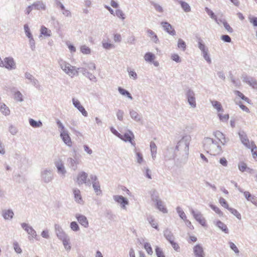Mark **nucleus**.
<instances>
[{
    "mask_svg": "<svg viewBox=\"0 0 257 257\" xmlns=\"http://www.w3.org/2000/svg\"><path fill=\"white\" fill-rule=\"evenodd\" d=\"M142 170H145V171L144 172V174L147 178H148L149 179H152V176L151 174V171L148 167H145L144 168V169H142Z\"/></svg>",
    "mask_w": 257,
    "mask_h": 257,
    "instance_id": "57",
    "label": "nucleus"
},
{
    "mask_svg": "<svg viewBox=\"0 0 257 257\" xmlns=\"http://www.w3.org/2000/svg\"><path fill=\"white\" fill-rule=\"evenodd\" d=\"M79 70L78 68L76 69V67L72 66L70 64L69 65V67L66 68V71L64 72L70 76L71 78L75 76H78L79 74Z\"/></svg>",
    "mask_w": 257,
    "mask_h": 257,
    "instance_id": "16",
    "label": "nucleus"
},
{
    "mask_svg": "<svg viewBox=\"0 0 257 257\" xmlns=\"http://www.w3.org/2000/svg\"><path fill=\"white\" fill-rule=\"evenodd\" d=\"M156 205L157 208L160 211H162L164 213H167L168 212V210L167 208L163 205V203L162 200L158 201L156 202Z\"/></svg>",
    "mask_w": 257,
    "mask_h": 257,
    "instance_id": "32",
    "label": "nucleus"
},
{
    "mask_svg": "<svg viewBox=\"0 0 257 257\" xmlns=\"http://www.w3.org/2000/svg\"><path fill=\"white\" fill-rule=\"evenodd\" d=\"M130 114L131 118L137 122H140L142 119V116L133 109L130 110Z\"/></svg>",
    "mask_w": 257,
    "mask_h": 257,
    "instance_id": "26",
    "label": "nucleus"
},
{
    "mask_svg": "<svg viewBox=\"0 0 257 257\" xmlns=\"http://www.w3.org/2000/svg\"><path fill=\"white\" fill-rule=\"evenodd\" d=\"M185 96L189 104L192 108L196 107L195 93L193 90L188 88L185 92Z\"/></svg>",
    "mask_w": 257,
    "mask_h": 257,
    "instance_id": "3",
    "label": "nucleus"
},
{
    "mask_svg": "<svg viewBox=\"0 0 257 257\" xmlns=\"http://www.w3.org/2000/svg\"><path fill=\"white\" fill-rule=\"evenodd\" d=\"M14 98L17 101L22 102L24 100L23 95L19 91H14Z\"/></svg>",
    "mask_w": 257,
    "mask_h": 257,
    "instance_id": "40",
    "label": "nucleus"
},
{
    "mask_svg": "<svg viewBox=\"0 0 257 257\" xmlns=\"http://www.w3.org/2000/svg\"><path fill=\"white\" fill-rule=\"evenodd\" d=\"M67 163L68 166L74 171H75L77 169V164L78 162L72 158H68L67 159Z\"/></svg>",
    "mask_w": 257,
    "mask_h": 257,
    "instance_id": "29",
    "label": "nucleus"
},
{
    "mask_svg": "<svg viewBox=\"0 0 257 257\" xmlns=\"http://www.w3.org/2000/svg\"><path fill=\"white\" fill-rule=\"evenodd\" d=\"M80 51L84 54H89L91 53V49L86 45L81 46Z\"/></svg>",
    "mask_w": 257,
    "mask_h": 257,
    "instance_id": "53",
    "label": "nucleus"
},
{
    "mask_svg": "<svg viewBox=\"0 0 257 257\" xmlns=\"http://www.w3.org/2000/svg\"><path fill=\"white\" fill-rule=\"evenodd\" d=\"M252 88L257 89V80L254 78L252 77L250 80V82L248 84Z\"/></svg>",
    "mask_w": 257,
    "mask_h": 257,
    "instance_id": "64",
    "label": "nucleus"
},
{
    "mask_svg": "<svg viewBox=\"0 0 257 257\" xmlns=\"http://www.w3.org/2000/svg\"><path fill=\"white\" fill-rule=\"evenodd\" d=\"M29 121L30 125L34 128L41 127L43 125L41 120L36 121L33 118H30Z\"/></svg>",
    "mask_w": 257,
    "mask_h": 257,
    "instance_id": "34",
    "label": "nucleus"
},
{
    "mask_svg": "<svg viewBox=\"0 0 257 257\" xmlns=\"http://www.w3.org/2000/svg\"><path fill=\"white\" fill-rule=\"evenodd\" d=\"M144 248L149 254L152 255L153 254V249L149 243L145 242L144 244Z\"/></svg>",
    "mask_w": 257,
    "mask_h": 257,
    "instance_id": "54",
    "label": "nucleus"
},
{
    "mask_svg": "<svg viewBox=\"0 0 257 257\" xmlns=\"http://www.w3.org/2000/svg\"><path fill=\"white\" fill-rule=\"evenodd\" d=\"M58 63L60 67L64 72L66 71V68L67 67H69V65L70 64L69 63L61 59L58 60Z\"/></svg>",
    "mask_w": 257,
    "mask_h": 257,
    "instance_id": "44",
    "label": "nucleus"
},
{
    "mask_svg": "<svg viewBox=\"0 0 257 257\" xmlns=\"http://www.w3.org/2000/svg\"><path fill=\"white\" fill-rule=\"evenodd\" d=\"M70 227L71 230H72L74 231H78L80 229L78 224L75 221L71 222L70 223Z\"/></svg>",
    "mask_w": 257,
    "mask_h": 257,
    "instance_id": "55",
    "label": "nucleus"
},
{
    "mask_svg": "<svg viewBox=\"0 0 257 257\" xmlns=\"http://www.w3.org/2000/svg\"><path fill=\"white\" fill-rule=\"evenodd\" d=\"M115 15L117 17L121 19L122 20L125 19L124 14L123 13L122 11L120 9H117L115 11Z\"/></svg>",
    "mask_w": 257,
    "mask_h": 257,
    "instance_id": "62",
    "label": "nucleus"
},
{
    "mask_svg": "<svg viewBox=\"0 0 257 257\" xmlns=\"http://www.w3.org/2000/svg\"><path fill=\"white\" fill-rule=\"evenodd\" d=\"M78 70H79L83 75L87 77L90 81L96 82L97 80L96 77L93 75L92 73L87 71V69L85 68H78Z\"/></svg>",
    "mask_w": 257,
    "mask_h": 257,
    "instance_id": "19",
    "label": "nucleus"
},
{
    "mask_svg": "<svg viewBox=\"0 0 257 257\" xmlns=\"http://www.w3.org/2000/svg\"><path fill=\"white\" fill-rule=\"evenodd\" d=\"M4 65L2 67H5L8 70H14L16 68V64L14 61V59L12 57H6L4 58Z\"/></svg>",
    "mask_w": 257,
    "mask_h": 257,
    "instance_id": "7",
    "label": "nucleus"
},
{
    "mask_svg": "<svg viewBox=\"0 0 257 257\" xmlns=\"http://www.w3.org/2000/svg\"><path fill=\"white\" fill-rule=\"evenodd\" d=\"M250 149H251L252 157L255 159L256 157H257V147L253 142H251V147Z\"/></svg>",
    "mask_w": 257,
    "mask_h": 257,
    "instance_id": "58",
    "label": "nucleus"
},
{
    "mask_svg": "<svg viewBox=\"0 0 257 257\" xmlns=\"http://www.w3.org/2000/svg\"><path fill=\"white\" fill-rule=\"evenodd\" d=\"M155 58V55L151 52L146 53L144 56L145 60L149 62H152Z\"/></svg>",
    "mask_w": 257,
    "mask_h": 257,
    "instance_id": "41",
    "label": "nucleus"
},
{
    "mask_svg": "<svg viewBox=\"0 0 257 257\" xmlns=\"http://www.w3.org/2000/svg\"><path fill=\"white\" fill-rule=\"evenodd\" d=\"M25 77L26 79L29 80L30 81V82L31 83V84L33 85L35 87L37 88L39 86L38 80L29 72H26L25 73Z\"/></svg>",
    "mask_w": 257,
    "mask_h": 257,
    "instance_id": "21",
    "label": "nucleus"
},
{
    "mask_svg": "<svg viewBox=\"0 0 257 257\" xmlns=\"http://www.w3.org/2000/svg\"><path fill=\"white\" fill-rule=\"evenodd\" d=\"M215 224L219 228L225 233H229V230L227 226L222 221L218 220Z\"/></svg>",
    "mask_w": 257,
    "mask_h": 257,
    "instance_id": "30",
    "label": "nucleus"
},
{
    "mask_svg": "<svg viewBox=\"0 0 257 257\" xmlns=\"http://www.w3.org/2000/svg\"><path fill=\"white\" fill-rule=\"evenodd\" d=\"M55 230L57 237L61 240L68 236L61 226L58 224H55Z\"/></svg>",
    "mask_w": 257,
    "mask_h": 257,
    "instance_id": "11",
    "label": "nucleus"
},
{
    "mask_svg": "<svg viewBox=\"0 0 257 257\" xmlns=\"http://www.w3.org/2000/svg\"><path fill=\"white\" fill-rule=\"evenodd\" d=\"M151 199L153 202H157L160 201L158 193L156 190H153L151 194Z\"/></svg>",
    "mask_w": 257,
    "mask_h": 257,
    "instance_id": "45",
    "label": "nucleus"
},
{
    "mask_svg": "<svg viewBox=\"0 0 257 257\" xmlns=\"http://www.w3.org/2000/svg\"><path fill=\"white\" fill-rule=\"evenodd\" d=\"M148 36L151 38V40L155 43L158 44L159 43V40L157 35L152 30L148 29L147 31Z\"/></svg>",
    "mask_w": 257,
    "mask_h": 257,
    "instance_id": "27",
    "label": "nucleus"
},
{
    "mask_svg": "<svg viewBox=\"0 0 257 257\" xmlns=\"http://www.w3.org/2000/svg\"><path fill=\"white\" fill-rule=\"evenodd\" d=\"M121 140H123L125 142H129L134 147H136V143L134 141L135 136L133 133L130 131L128 130L126 133H125L123 135H122V137Z\"/></svg>",
    "mask_w": 257,
    "mask_h": 257,
    "instance_id": "8",
    "label": "nucleus"
},
{
    "mask_svg": "<svg viewBox=\"0 0 257 257\" xmlns=\"http://www.w3.org/2000/svg\"><path fill=\"white\" fill-rule=\"evenodd\" d=\"M228 210H229L232 214L235 216L237 219L239 220L241 219V215L236 209L230 207L228 208Z\"/></svg>",
    "mask_w": 257,
    "mask_h": 257,
    "instance_id": "49",
    "label": "nucleus"
},
{
    "mask_svg": "<svg viewBox=\"0 0 257 257\" xmlns=\"http://www.w3.org/2000/svg\"><path fill=\"white\" fill-rule=\"evenodd\" d=\"M88 174L84 171L79 172L77 177V183L79 185L85 184L86 185L90 186L91 182L90 180H87Z\"/></svg>",
    "mask_w": 257,
    "mask_h": 257,
    "instance_id": "5",
    "label": "nucleus"
},
{
    "mask_svg": "<svg viewBox=\"0 0 257 257\" xmlns=\"http://www.w3.org/2000/svg\"><path fill=\"white\" fill-rule=\"evenodd\" d=\"M54 164L57 168L58 173L63 176H65L66 173V170L64 167L63 161L61 159H58L54 162Z\"/></svg>",
    "mask_w": 257,
    "mask_h": 257,
    "instance_id": "10",
    "label": "nucleus"
},
{
    "mask_svg": "<svg viewBox=\"0 0 257 257\" xmlns=\"http://www.w3.org/2000/svg\"><path fill=\"white\" fill-rule=\"evenodd\" d=\"M72 102L74 106L77 108L80 112H81L82 115L84 116H87L88 115L87 112L86 111L84 107L81 105L80 101L75 98L72 99Z\"/></svg>",
    "mask_w": 257,
    "mask_h": 257,
    "instance_id": "20",
    "label": "nucleus"
},
{
    "mask_svg": "<svg viewBox=\"0 0 257 257\" xmlns=\"http://www.w3.org/2000/svg\"><path fill=\"white\" fill-rule=\"evenodd\" d=\"M234 93H235V95H236L237 96L239 97L241 99H242V100H244L245 101H246L247 103H248L249 104H251V100L249 99L248 97H247L245 96H244V94H243L239 91H238V90H235L234 91Z\"/></svg>",
    "mask_w": 257,
    "mask_h": 257,
    "instance_id": "35",
    "label": "nucleus"
},
{
    "mask_svg": "<svg viewBox=\"0 0 257 257\" xmlns=\"http://www.w3.org/2000/svg\"><path fill=\"white\" fill-rule=\"evenodd\" d=\"M113 198L115 202L120 204L121 207L123 209H125V205L128 204V200L121 195H114Z\"/></svg>",
    "mask_w": 257,
    "mask_h": 257,
    "instance_id": "13",
    "label": "nucleus"
},
{
    "mask_svg": "<svg viewBox=\"0 0 257 257\" xmlns=\"http://www.w3.org/2000/svg\"><path fill=\"white\" fill-rule=\"evenodd\" d=\"M193 252L195 257H204L205 256L203 248L200 244H196L194 246Z\"/></svg>",
    "mask_w": 257,
    "mask_h": 257,
    "instance_id": "18",
    "label": "nucleus"
},
{
    "mask_svg": "<svg viewBox=\"0 0 257 257\" xmlns=\"http://www.w3.org/2000/svg\"><path fill=\"white\" fill-rule=\"evenodd\" d=\"M135 148V152L136 153L137 163L141 164L144 161L143 155L140 152H137V149L136 147Z\"/></svg>",
    "mask_w": 257,
    "mask_h": 257,
    "instance_id": "50",
    "label": "nucleus"
},
{
    "mask_svg": "<svg viewBox=\"0 0 257 257\" xmlns=\"http://www.w3.org/2000/svg\"><path fill=\"white\" fill-rule=\"evenodd\" d=\"M24 31H25V34L27 36V37L28 38H30L31 37H33V35L32 34H31V32L30 31V30L29 28V26L27 24H25L24 25Z\"/></svg>",
    "mask_w": 257,
    "mask_h": 257,
    "instance_id": "60",
    "label": "nucleus"
},
{
    "mask_svg": "<svg viewBox=\"0 0 257 257\" xmlns=\"http://www.w3.org/2000/svg\"><path fill=\"white\" fill-rule=\"evenodd\" d=\"M209 206L211 207L212 209H213L217 214H218L220 216H222L223 215V212L220 210V209L217 206L213 205L210 204Z\"/></svg>",
    "mask_w": 257,
    "mask_h": 257,
    "instance_id": "56",
    "label": "nucleus"
},
{
    "mask_svg": "<svg viewBox=\"0 0 257 257\" xmlns=\"http://www.w3.org/2000/svg\"><path fill=\"white\" fill-rule=\"evenodd\" d=\"M63 242V244L65 248V249L67 251H69L71 249V246L70 245V239L69 236L65 238L64 239L61 240Z\"/></svg>",
    "mask_w": 257,
    "mask_h": 257,
    "instance_id": "38",
    "label": "nucleus"
},
{
    "mask_svg": "<svg viewBox=\"0 0 257 257\" xmlns=\"http://www.w3.org/2000/svg\"><path fill=\"white\" fill-rule=\"evenodd\" d=\"M215 137L219 141L221 142V143L224 145L227 143L226 139L224 135L219 131H217L214 132L213 133Z\"/></svg>",
    "mask_w": 257,
    "mask_h": 257,
    "instance_id": "22",
    "label": "nucleus"
},
{
    "mask_svg": "<svg viewBox=\"0 0 257 257\" xmlns=\"http://www.w3.org/2000/svg\"><path fill=\"white\" fill-rule=\"evenodd\" d=\"M75 201L79 204H83V201L82 198L80 191L77 189H74L73 190Z\"/></svg>",
    "mask_w": 257,
    "mask_h": 257,
    "instance_id": "23",
    "label": "nucleus"
},
{
    "mask_svg": "<svg viewBox=\"0 0 257 257\" xmlns=\"http://www.w3.org/2000/svg\"><path fill=\"white\" fill-rule=\"evenodd\" d=\"M14 248L15 251L18 253H21L22 252V250L20 247L19 243L17 241H15L13 243Z\"/></svg>",
    "mask_w": 257,
    "mask_h": 257,
    "instance_id": "63",
    "label": "nucleus"
},
{
    "mask_svg": "<svg viewBox=\"0 0 257 257\" xmlns=\"http://www.w3.org/2000/svg\"><path fill=\"white\" fill-rule=\"evenodd\" d=\"M21 226L24 229L30 236H29V240H31L32 238H35L36 240H39L37 237V234L36 231L33 228V227L29 225L28 224L26 223H21Z\"/></svg>",
    "mask_w": 257,
    "mask_h": 257,
    "instance_id": "6",
    "label": "nucleus"
},
{
    "mask_svg": "<svg viewBox=\"0 0 257 257\" xmlns=\"http://www.w3.org/2000/svg\"><path fill=\"white\" fill-rule=\"evenodd\" d=\"M239 138L241 141V143L248 149H250L251 147V143H250L249 140H248L247 135L243 132H239L238 133Z\"/></svg>",
    "mask_w": 257,
    "mask_h": 257,
    "instance_id": "12",
    "label": "nucleus"
},
{
    "mask_svg": "<svg viewBox=\"0 0 257 257\" xmlns=\"http://www.w3.org/2000/svg\"><path fill=\"white\" fill-rule=\"evenodd\" d=\"M177 46L179 49H181L183 51H185L186 49V43L182 39H178Z\"/></svg>",
    "mask_w": 257,
    "mask_h": 257,
    "instance_id": "46",
    "label": "nucleus"
},
{
    "mask_svg": "<svg viewBox=\"0 0 257 257\" xmlns=\"http://www.w3.org/2000/svg\"><path fill=\"white\" fill-rule=\"evenodd\" d=\"M42 181L46 183H49L53 179L52 170L50 168L45 169L41 173Z\"/></svg>",
    "mask_w": 257,
    "mask_h": 257,
    "instance_id": "4",
    "label": "nucleus"
},
{
    "mask_svg": "<svg viewBox=\"0 0 257 257\" xmlns=\"http://www.w3.org/2000/svg\"><path fill=\"white\" fill-rule=\"evenodd\" d=\"M75 217L78 222L84 227L87 228L89 226V222L86 217L83 215L76 214Z\"/></svg>",
    "mask_w": 257,
    "mask_h": 257,
    "instance_id": "17",
    "label": "nucleus"
},
{
    "mask_svg": "<svg viewBox=\"0 0 257 257\" xmlns=\"http://www.w3.org/2000/svg\"><path fill=\"white\" fill-rule=\"evenodd\" d=\"M150 3H151V5L153 6V7L154 8V9H155V10L157 12L161 13L163 12V9L162 8V7L161 5H160L159 4L156 3L153 1L151 2Z\"/></svg>",
    "mask_w": 257,
    "mask_h": 257,
    "instance_id": "47",
    "label": "nucleus"
},
{
    "mask_svg": "<svg viewBox=\"0 0 257 257\" xmlns=\"http://www.w3.org/2000/svg\"><path fill=\"white\" fill-rule=\"evenodd\" d=\"M163 234H164V236L165 237V238L169 242L172 241V240H173L174 239V236L173 233L172 232L171 230L168 228H166L164 230Z\"/></svg>",
    "mask_w": 257,
    "mask_h": 257,
    "instance_id": "28",
    "label": "nucleus"
},
{
    "mask_svg": "<svg viewBox=\"0 0 257 257\" xmlns=\"http://www.w3.org/2000/svg\"><path fill=\"white\" fill-rule=\"evenodd\" d=\"M41 34L45 36L50 37L51 35V32L44 26H42L40 30Z\"/></svg>",
    "mask_w": 257,
    "mask_h": 257,
    "instance_id": "42",
    "label": "nucleus"
},
{
    "mask_svg": "<svg viewBox=\"0 0 257 257\" xmlns=\"http://www.w3.org/2000/svg\"><path fill=\"white\" fill-rule=\"evenodd\" d=\"M32 5L34 9L35 10L45 11L46 9L45 4L41 1H38L34 3Z\"/></svg>",
    "mask_w": 257,
    "mask_h": 257,
    "instance_id": "25",
    "label": "nucleus"
},
{
    "mask_svg": "<svg viewBox=\"0 0 257 257\" xmlns=\"http://www.w3.org/2000/svg\"><path fill=\"white\" fill-rule=\"evenodd\" d=\"M179 3L181 5V8L185 12L191 11V8L188 3L182 1H180Z\"/></svg>",
    "mask_w": 257,
    "mask_h": 257,
    "instance_id": "43",
    "label": "nucleus"
},
{
    "mask_svg": "<svg viewBox=\"0 0 257 257\" xmlns=\"http://www.w3.org/2000/svg\"><path fill=\"white\" fill-rule=\"evenodd\" d=\"M0 111L6 116L10 114V109L4 103H0Z\"/></svg>",
    "mask_w": 257,
    "mask_h": 257,
    "instance_id": "31",
    "label": "nucleus"
},
{
    "mask_svg": "<svg viewBox=\"0 0 257 257\" xmlns=\"http://www.w3.org/2000/svg\"><path fill=\"white\" fill-rule=\"evenodd\" d=\"M155 252L157 257H165L164 253L162 249L159 246H156L155 248Z\"/></svg>",
    "mask_w": 257,
    "mask_h": 257,
    "instance_id": "59",
    "label": "nucleus"
},
{
    "mask_svg": "<svg viewBox=\"0 0 257 257\" xmlns=\"http://www.w3.org/2000/svg\"><path fill=\"white\" fill-rule=\"evenodd\" d=\"M205 12L207 13V14L210 17V18L213 19L215 21H217V17L214 14V13L210 10L208 8L206 7L205 8Z\"/></svg>",
    "mask_w": 257,
    "mask_h": 257,
    "instance_id": "52",
    "label": "nucleus"
},
{
    "mask_svg": "<svg viewBox=\"0 0 257 257\" xmlns=\"http://www.w3.org/2000/svg\"><path fill=\"white\" fill-rule=\"evenodd\" d=\"M60 137L64 143L69 147L72 146V141L68 131H60Z\"/></svg>",
    "mask_w": 257,
    "mask_h": 257,
    "instance_id": "14",
    "label": "nucleus"
},
{
    "mask_svg": "<svg viewBox=\"0 0 257 257\" xmlns=\"http://www.w3.org/2000/svg\"><path fill=\"white\" fill-rule=\"evenodd\" d=\"M191 141V137L189 135L183 136L182 139L177 143L174 150V155L173 158L177 156L178 152H180V154L185 158H187L189 153V146Z\"/></svg>",
    "mask_w": 257,
    "mask_h": 257,
    "instance_id": "1",
    "label": "nucleus"
},
{
    "mask_svg": "<svg viewBox=\"0 0 257 257\" xmlns=\"http://www.w3.org/2000/svg\"><path fill=\"white\" fill-rule=\"evenodd\" d=\"M204 146L209 150L211 154L213 155H220L223 152L221 147L218 143L210 138H206L204 140Z\"/></svg>",
    "mask_w": 257,
    "mask_h": 257,
    "instance_id": "2",
    "label": "nucleus"
},
{
    "mask_svg": "<svg viewBox=\"0 0 257 257\" xmlns=\"http://www.w3.org/2000/svg\"><path fill=\"white\" fill-rule=\"evenodd\" d=\"M176 211L181 219H182L183 220H186L187 217L186 214L180 207L178 206L176 208Z\"/></svg>",
    "mask_w": 257,
    "mask_h": 257,
    "instance_id": "48",
    "label": "nucleus"
},
{
    "mask_svg": "<svg viewBox=\"0 0 257 257\" xmlns=\"http://www.w3.org/2000/svg\"><path fill=\"white\" fill-rule=\"evenodd\" d=\"M191 213L195 220L202 226H205L206 225V220L202 217V215L200 212H195L193 209H191Z\"/></svg>",
    "mask_w": 257,
    "mask_h": 257,
    "instance_id": "9",
    "label": "nucleus"
},
{
    "mask_svg": "<svg viewBox=\"0 0 257 257\" xmlns=\"http://www.w3.org/2000/svg\"><path fill=\"white\" fill-rule=\"evenodd\" d=\"M92 187L97 195H101L102 191L100 189V185L99 182L93 183Z\"/></svg>",
    "mask_w": 257,
    "mask_h": 257,
    "instance_id": "39",
    "label": "nucleus"
},
{
    "mask_svg": "<svg viewBox=\"0 0 257 257\" xmlns=\"http://www.w3.org/2000/svg\"><path fill=\"white\" fill-rule=\"evenodd\" d=\"M217 115L219 118V120L222 122H227L229 118L228 114L223 115L221 113H218Z\"/></svg>",
    "mask_w": 257,
    "mask_h": 257,
    "instance_id": "51",
    "label": "nucleus"
},
{
    "mask_svg": "<svg viewBox=\"0 0 257 257\" xmlns=\"http://www.w3.org/2000/svg\"><path fill=\"white\" fill-rule=\"evenodd\" d=\"M102 44L103 48L106 50H109L110 49L114 48L115 47V46L113 44L107 42H104L103 41L102 42Z\"/></svg>",
    "mask_w": 257,
    "mask_h": 257,
    "instance_id": "61",
    "label": "nucleus"
},
{
    "mask_svg": "<svg viewBox=\"0 0 257 257\" xmlns=\"http://www.w3.org/2000/svg\"><path fill=\"white\" fill-rule=\"evenodd\" d=\"M118 91L121 95L126 96L131 100L133 99V98L131 94L127 90L121 88V87H119L118 88Z\"/></svg>",
    "mask_w": 257,
    "mask_h": 257,
    "instance_id": "36",
    "label": "nucleus"
},
{
    "mask_svg": "<svg viewBox=\"0 0 257 257\" xmlns=\"http://www.w3.org/2000/svg\"><path fill=\"white\" fill-rule=\"evenodd\" d=\"M2 215L5 220H11L14 215V212L12 209L3 210Z\"/></svg>",
    "mask_w": 257,
    "mask_h": 257,
    "instance_id": "24",
    "label": "nucleus"
},
{
    "mask_svg": "<svg viewBox=\"0 0 257 257\" xmlns=\"http://www.w3.org/2000/svg\"><path fill=\"white\" fill-rule=\"evenodd\" d=\"M211 103L213 106L216 109L218 112L223 111V109L222 108L221 104L219 102L216 100H214L211 101Z\"/></svg>",
    "mask_w": 257,
    "mask_h": 257,
    "instance_id": "37",
    "label": "nucleus"
},
{
    "mask_svg": "<svg viewBox=\"0 0 257 257\" xmlns=\"http://www.w3.org/2000/svg\"><path fill=\"white\" fill-rule=\"evenodd\" d=\"M161 26L163 27L164 30L167 32L168 34L172 36L176 35V31L173 28L171 24L167 22H162L161 23Z\"/></svg>",
    "mask_w": 257,
    "mask_h": 257,
    "instance_id": "15",
    "label": "nucleus"
},
{
    "mask_svg": "<svg viewBox=\"0 0 257 257\" xmlns=\"http://www.w3.org/2000/svg\"><path fill=\"white\" fill-rule=\"evenodd\" d=\"M198 46L202 53L208 51V48L203 43V41L200 38H198Z\"/></svg>",
    "mask_w": 257,
    "mask_h": 257,
    "instance_id": "33",
    "label": "nucleus"
}]
</instances>
